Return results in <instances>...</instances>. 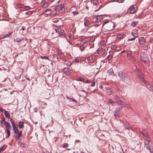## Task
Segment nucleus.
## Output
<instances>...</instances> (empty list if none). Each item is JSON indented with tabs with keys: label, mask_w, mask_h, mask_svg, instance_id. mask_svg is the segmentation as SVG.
I'll return each instance as SVG.
<instances>
[{
	"label": "nucleus",
	"mask_w": 153,
	"mask_h": 153,
	"mask_svg": "<svg viewBox=\"0 0 153 153\" xmlns=\"http://www.w3.org/2000/svg\"><path fill=\"white\" fill-rule=\"evenodd\" d=\"M140 134L144 136L145 140L144 143L146 146V148L148 149L151 152V148L152 147V142L151 140V139L149 136L148 134L145 131L143 132H142L141 131H140Z\"/></svg>",
	"instance_id": "f257e3e1"
},
{
	"label": "nucleus",
	"mask_w": 153,
	"mask_h": 153,
	"mask_svg": "<svg viewBox=\"0 0 153 153\" xmlns=\"http://www.w3.org/2000/svg\"><path fill=\"white\" fill-rule=\"evenodd\" d=\"M108 23L106 25V29L108 30H113L114 27V23L113 22H109V21L107 20L102 24V26L103 27L105 24Z\"/></svg>",
	"instance_id": "f03ea898"
},
{
	"label": "nucleus",
	"mask_w": 153,
	"mask_h": 153,
	"mask_svg": "<svg viewBox=\"0 0 153 153\" xmlns=\"http://www.w3.org/2000/svg\"><path fill=\"white\" fill-rule=\"evenodd\" d=\"M118 75L122 79V80L128 84H130L129 80L127 76H126L125 73L122 71H120L118 72Z\"/></svg>",
	"instance_id": "7ed1b4c3"
},
{
	"label": "nucleus",
	"mask_w": 153,
	"mask_h": 153,
	"mask_svg": "<svg viewBox=\"0 0 153 153\" xmlns=\"http://www.w3.org/2000/svg\"><path fill=\"white\" fill-rule=\"evenodd\" d=\"M4 124L6 126L7 132V135L6 136V137L8 138L10 135V129L11 128V126L10 125V124L7 122H4Z\"/></svg>",
	"instance_id": "20e7f679"
},
{
	"label": "nucleus",
	"mask_w": 153,
	"mask_h": 153,
	"mask_svg": "<svg viewBox=\"0 0 153 153\" xmlns=\"http://www.w3.org/2000/svg\"><path fill=\"white\" fill-rule=\"evenodd\" d=\"M123 108V106L120 107L119 108H117L114 111V116L115 117V119L119 117L120 113L119 111L121 110Z\"/></svg>",
	"instance_id": "39448f33"
},
{
	"label": "nucleus",
	"mask_w": 153,
	"mask_h": 153,
	"mask_svg": "<svg viewBox=\"0 0 153 153\" xmlns=\"http://www.w3.org/2000/svg\"><path fill=\"white\" fill-rule=\"evenodd\" d=\"M64 9L65 7L64 5L62 4H60L54 7V10L57 11H59L60 10L63 11L64 10Z\"/></svg>",
	"instance_id": "423d86ee"
},
{
	"label": "nucleus",
	"mask_w": 153,
	"mask_h": 153,
	"mask_svg": "<svg viewBox=\"0 0 153 153\" xmlns=\"http://www.w3.org/2000/svg\"><path fill=\"white\" fill-rule=\"evenodd\" d=\"M10 122L12 124V127L13 128V130L14 131L15 133H16L18 131V129L17 127L15 126V123L13 121V119L12 118H10Z\"/></svg>",
	"instance_id": "0eeeda50"
},
{
	"label": "nucleus",
	"mask_w": 153,
	"mask_h": 153,
	"mask_svg": "<svg viewBox=\"0 0 153 153\" xmlns=\"http://www.w3.org/2000/svg\"><path fill=\"white\" fill-rule=\"evenodd\" d=\"M140 59L143 62L147 63L149 61V59L146 54L144 53L142 54L140 56Z\"/></svg>",
	"instance_id": "6e6552de"
},
{
	"label": "nucleus",
	"mask_w": 153,
	"mask_h": 153,
	"mask_svg": "<svg viewBox=\"0 0 153 153\" xmlns=\"http://www.w3.org/2000/svg\"><path fill=\"white\" fill-rule=\"evenodd\" d=\"M147 88L151 91H152L153 94V87L151 85L149 82H145V83Z\"/></svg>",
	"instance_id": "1a4fd4ad"
},
{
	"label": "nucleus",
	"mask_w": 153,
	"mask_h": 153,
	"mask_svg": "<svg viewBox=\"0 0 153 153\" xmlns=\"http://www.w3.org/2000/svg\"><path fill=\"white\" fill-rule=\"evenodd\" d=\"M15 134L16 135L15 136V139L16 140H19L20 137L22 136V131H19L16 133Z\"/></svg>",
	"instance_id": "9d476101"
},
{
	"label": "nucleus",
	"mask_w": 153,
	"mask_h": 153,
	"mask_svg": "<svg viewBox=\"0 0 153 153\" xmlns=\"http://www.w3.org/2000/svg\"><path fill=\"white\" fill-rule=\"evenodd\" d=\"M130 13L133 14L135 13V10L134 5L131 6L128 10Z\"/></svg>",
	"instance_id": "9b49d317"
},
{
	"label": "nucleus",
	"mask_w": 153,
	"mask_h": 153,
	"mask_svg": "<svg viewBox=\"0 0 153 153\" xmlns=\"http://www.w3.org/2000/svg\"><path fill=\"white\" fill-rule=\"evenodd\" d=\"M52 25L53 27L55 26V28L54 29L56 33H59L60 31H61V28L60 27H58L57 26H56L54 24H52Z\"/></svg>",
	"instance_id": "f8f14e48"
},
{
	"label": "nucleus",
	"mask_w": 153,
	"mask_h": 153,
	"mask_svg": "<svg viewBox=\"0 0 153 153\" xmlns=\"http://www.w3.org/2000/svg\"><path fill=\"white\" fill-rule=\"evenodd\" d=\"M139 43L141 45H143L145 43L146 40L143 37H141L138 39Z\"/></svg>",
	"instance_id": "ddd939ff"
},
{
	"label": "nucleus",
	"mask_w": 153,
	"mask_h": 153,
	"mask_svg": "<svg viewBox=\"0 0 153 153\" xmlns=\"http://www.w3.org/2000/svg\"><path fill=\"white\" fill-rule=\"evenodd\" d=\"M108 73L109 75L114 76L115 75L113 69L112 68H110L108 70Z\"/></svg>",
	"instance_id": "4468645a"
},
{
	"label": "nucleus",
	"mask_w": 153,
	"mask_h": 153,
	"mask_svg": "<svg viewBox=\"0 0 153 153\" xmlns=\"http://www.w3.org/2000/svg\"><path fill=\"white\" fill-rule=\"evenodd\" d=\"M63 71L67 74L69 75L70 74V69L68 68H64L63 69Z\"/></svg>",
	"instance_id": "2eb2a0df"
},
{
	"label": "nucleus",
	"mask_w": 153,
	"mask_h": 153,
	"mask_svg": "<svg viewBox=\"0 0 153 153\" xmlns=\"http://www.w3.org/2000/svg\"><path fill=\"white\" fill-rule=\"evenodd\" d=\"M59 36L61 37H65V34L64 33V31L63 30H61V31H60L59 33Z\"/></svg>",
	"instance_id": "dca6fc26"
},
{
	"label": "nucleus",
	"mask_w": 153,
	"mask_h": 153,
	"mask_svg": "<svg viewBox=\"0 0 153 153\" xmlns=\"http://www.w3.org/2000/svg\"><path fill=\"white\" fill-rule=\"evenodd\" d=\"M103 16L102 15H99L96 18V22H99L100 21L101 19H103Z\"/></svg>",
	"instance_id": "f3484780"
},
{
	"label": "nucleus",
	"mask_w": 153,
	"mask_h": 153,
	"mask_svg": "<svg viewBox=\"0 0 153 153\" xmlns=\"http://www.w3.org/2000/svg\"><path fill=\"white\" fill-rule=\"evenodd\" d=\"M138 77H139L140 80L144 83H145V82H146L144 79L143 77V74H141V75H140V76H139Z\"/></svg>",
	"instance_id": "a211bd4d"
},
{
	"label": "nucleus",
	"mask_w": 153,
	"mask_h": 153,
	"mask_svg": "<svg viewBox=\"0 0 153 153\" xmlns=\"http://www.w3.org/2000/svg\"><path fill=\"white\" fill-rule=\"evenodd\" d=\"M135 71L137 76H140V75H141V74H142L140 72L139 70L137 68L135 69Z\"/></svg>",
	"instance_id": "6ab92c4d"
},
{
	"label": "nucleus",
	"mask_w": 153,
	"mask_h": 153,
	"mask_svg": "<svg viewBox=\"0 0 153 153\" xmlns=\"http://www.w3.org/2000/svg\"><path fill=\"white\" fill-rule=\"evenodd\" d=\"M108 102L111 104L113 106H115L116 105L115 102L111 99H109L108 100Z\"/></svg>",
	"instance_id": "aec40b11"
},
{
	"label": "nucleus",
	"mask_w": 153,
	"mask_h": 153,
	"mask_svg": "<svg viewBox=\"0 0 153 153\" xmlns=\"http://www.w3.org/2000/svg\"><path fill=\"white\" fill-rule=\"evenodd\" d=\"M18 126L19 128L20 129L24 127V124L21 121H20L19 122Z\"/></svg>",
	"instance_id": "412c9836"
},
{
	"label": "nucleus",
	"mask_w": 153,
	"mask_h": 153,
	"mask_svg": "<svg viewBox=\"0 0 153 153\" xmlns=\"http://www.w3.org/2000/svg\"><path fill=\"white\" fill-rule=\"evenodd\" d=\"M20 7L21 8H23L25 10H28L30 9L29 7L27 6H24L23 5H20Z\"/></svg>",
	"instance_id": "4be33fe9"
},
{
	"label": "nucleus",
	"mask_w": 153,
	"mask_h": 153,
	"mask_svg": "<svg viewBox=\"0 0 153 153\" xmlns=\"http://www.w3.org/2000/svg\"><path fill=\"white\" fill-rule=\"evenodd\" d=\"M4 114L6 117L8 118H10V115L8 111L5 110L4 111Z\"/></svg>",
	"instance_id": "5701e85b"
},
{
	"label": "nucleus",
	"mask_w": 153,
	"mask_h": 153,
	"mask_svg": "<svg viewBox=\"0 0 153 153\" xmlns=\"http://www.w3.org/2000/svg\"><path fill=\"white\" fill-rule=\"evenodd\" d=\"M84 24L85 26L87 27L90 25L91 24V23L89 21L86 20L84 22Z\"/></svg>",
	"instance_id": "b1692460"
},
{
	"label": "nucleus",
	"mask_w": 153,
	"mask_h": 153,
	"mask_svg": "<svg viewBox=\"0 0 153 153\" xmlns=\"http://www.w3.org/2000/svg\"><path fill=\"white\" fill-rule=\"evenodd\" d=\"M23 39V38L22 37L20 38H17L16 39H14V41L16 42H21Z\"/></svg>",
	"instance_id": "393cba45"
},
{
	"label": "nucleus",
	"mask_w": 153,
	"mask_h": 153,
	"mask_svg": "<svg viewBox=\"0 0 153 153\" xmlns=\"http://www.w3.org/2000/svg\"><path fill=\"white\" fill-rule=\"evenodd\" d=\"M18 143L19 145L22 148H24L25 147V143H24L20 141Z\"/></svg>",
	"instance_id": "a878e982"
},
{
	"label": "nucleus",
	"mask_w": 153,
	"mask_h": 153,
	"mask_svg": "<svg viewBox=\"0 0 153 153\" xmlns=\"http://www.w3.org/2000/svg\"><path fill=\"white\" fill-rule=\"evenodd\" d=\"M91 59L89 57H87V58H86L85 59V62H86V63H89L91 62Z\"/></svg>",
	"instance_id": "bb28decb"
},
{
	"label": "nucleus",
	"mask_w": 153,
	"mask_h": 153,
	"mask_svg": "<svg viewBox=\"0 0 153 153\" xmlns=\"http://www.w3.org/2000/svg\"><path fill=\"white\" fill-rule=\"evenodd\" d=\"M66 98L69 100H72V101L74 102L75 103H77V101L74 98L72 97V98H70L69 97H68V96H66Z\"/></svg>",
	"instance_id": "cd10ccee"
},
{
	"label": "nucleus",
	"mask_w": 153,
	"mask_h": 153,
	"mask_svg": "<svg viewBox=\"0 0 153 153\" xmlns=\"http://www.w3.org/2000/svg\"><path fill=\"white\" fill-rule=\"evenodd\" d=\"M102 49V47H100L97 50V52L98 53H100L101 52V51Z\"/></svg>",
	"instance_id": "c85d7f7f"
},
{
	"label": "nucleus",
	"mask_w": 153,
	"mask_h": 153,
	"mask_svg": "<svg viewBox=\"0 0 153 153\" xmlns=\"http://www.w3.org/2000/svg\"><path fill=\"white\" fill-rule=\"evenodd\" d=\"M116 102L119 105H123V102L120 100V99L117 101Z\"/></svg>",
	"instance_id": "c756f323"
},
{
	"label": "nucleus",
	"mask_w": 153,
	"mask_h": 153,
	"mask_svg": "<svg viewBox=\"0 0 153 153\" xmlns=\"http://www.w3.org/2000/svg\"><path fill=\"white\" fill-rule=\"evenodd\" d=\"M132 51H126V54L127 55V56L128 57L132 55L131 53H132Z\"/></svg>",
	"instance_id": "7c9ffc66"
},
{
	"label": "nucleus",
	"mask_w": 153,
	"mask_h": 153,
	"mask_svg": "<svg viewBox=\"0 0 153 153\" xmlns=\"http://www.w3.org/2000/svg\"><path fill=\"white\" fill-rule=\"evenodd\" d=\"M45 11L47 15H49L51 13V10L50 9H48Z\"/></svg>",
	"instance_id": "2f4dec72"
},
{
	"label": "nucleus",
	"mask_w": 153,
	"mask_h": 153,
	"mask_svg": "<svg viewBox=\"0 0 153 153\" xmlns=\"http://www.w3.org/2000/svg\"><path fill=\"white\" fill-rule=\"evenodd\" d=\"M128 58H129L130 59L133 61L135 62V59L134 58V56L132 55L129 57Z\"/></svg>",
	"instance_id": "473e14b6"
},
{
	"label": "nucleus",
	"mask_w": 153,
	"mask_h": 153,
	"mask_svg": "<svg viewBox=\"0 0 153 153\" xmlns=\"http://www.w3.org/2000/svg\"><path fill=\"white\" fill-rule=\"evenodd\" d=\"M68 147V144L67 143H64L62 147L66 149Z\"/></svg>",
	"instance_id": "72a5a7b5"
},
{
	"label": "nucleus",
	"mask_w": 153,
	"mask_h": 153,
	"mask_svg": "<svg viewBox=\"0 0 153 153\" xmlns=\"http://www.w3.org/2000/svg\"><path fill=\"white\" fill-rule=\"evenodd\" d=\"M40 57L42 59H48V56H40Z\"/></svg>",
	"instance_id": "f704fd0d"
},
{
	"label": "nucleus",
	"mask_w": 153,
	"mask_h": 153,
	"mask_svg": "<svg viewBox=\"0 0 153 153\" xmlns=\"http://www.w3.org/2000/svg\"><path fill=\"white\" fill-rule=\"evenodd\" d=\"M94 5H96L98 3V0H92Z\"/></svg>",
	"instance_id": "c9c22d12"
},
{
	"label": "nucleus",
	"mask_w": 153,
	"mask_h": 153,
	"mask_svg": "<svg viewBox=\"0 0 153 153\" xmlns=\"http://www.w3.org/2000/svg\"><path fill=\"white\" fill-rule=\"evenodd\" d=\"M114 99L116 102L120 99V97L118 96H117V95H115L114 96Z\"/></svg>",
	"instance_id": "e433bc0d"
},
{
	"label": "nucleus",
	"mask_w": 153,
	"mask_h": 153,
	"mask_svg": "<svg viewBox=\"0 0 153 153\" xmlns=\"http://www.w3.org/2000/svg\"><path fill=\"white\" fill-rule=\"evenodd\" d=\"M137 24V22H133L131 24V25L133 27H135Z\"/></svg>",
	"instance_id": "4c0bfd02"
},
{
	"label": "nucleus",
	"mask_w": 153,
	"mask_h": 153,
	"mask_svg": "<svg viewBox=\"0 0 153 153\" xmlns=\"http://www.w3.org/2000/svg\"><path fill=\"white\" fill-rule=\"evenodd\" d=\"M73 15L74 16H75L78 14H79V12H78V11H73L72 12Z\"/></svg>",
	"instance_id": "58836bf2"
},
{
	"label": "nucleus",
	"mask_w": 153,
	"mask_h": 153,
	"mask_svg": "<svg viewBox=\"0 0 153 153\" xmlns=\"http://www.w3.org/2000/svg\"><path fill=\"white\" fill-rule=\"evenodd\" d=\"M112 58V56H111V55H109L107 57V60L109 61H110L111 59Z\"/></svg>",
	"instance_id": "ea45409f"
},
{
	"label": "nucleus",
	"mask_w": 153,
	"mask_h": 153,
	"mask_svg": "<svg viewBox=\"0 0 153 153\" xmlns=\"http://www.w3.org/2000/svg\"><path fill=\"white\" fill-rule=\"evenodd\" d=\"M132 36H134V37L133 38H131V39H128V41H132L133 40H134L135 38H136V37L135 36H134L133 34H132Z\"/></svg>",
	"instance_id": "a19ab883"
},
{
	"label": "nucleus",
	"mask_w": 153,
	"mask_h": 153,
	"mask_svg": "<svg viewBox=\"0 0 153 153\" xmlns=\"http://www.w3.org/2000/svg\"><path fill=\"white\" fill-rule=\"evenodd\" d=\"M32 13H33V12L32 11H28V12H27L26 13H25V14L26 15L29 16V15H31L32 14Z\"/></svg>",
	"instance_id": "79ce46f5"
},
{
	"label": "nucleus",
	"mask_w": 153,
	"mask_h": 153,
	"mask_svg": "<svg viewBox=\"0 0 153 153\" xmlns=\"http://www.w3.org/2000/svg\"><path fill=\"white\" fill-rule=\"evenodd\" d=\"M149 42L150 43H153V38H150L149 39Z\"/></svg>",
	"instance_id": "37998d69"
},
{
	"label": "nucleus",
	"mask_w": 153,
	"mask_h": 153,
	"mask_svg": "<svg viewBox=\"0 0 153 153\" xmlns=\"http://www.w3.org/2000/svg\"><path fill=\"white\" fill-rule=\"evenodd\" d=\"M85 47L83 46L82 45H81L79 46V49L80 50L82 51L83 49H84Z\"/></svg>",
	"instance_id": "c03bdc74"
},
{
	"label": "nucleus",
	"mask_w": 153,
	"mask_h": 153,
	"mask_svg": "<svg viewBox=\"0 0 153 153\" xmlns=\"http://www.w3.org/2000/svg\"><path fill=\"white\" fill-rule=\"evenodd\" d=\"M126 129L128 130H129L131 129L130 127L128 124H126Z\"/></svg>",
	"instance_id": "a18cd8bd"
},
{
	"label": "nucleus",
	"mask_w": 153,
	"mask_h": 153,
	"mask_svg": "<svg viewBox=\"0 0 153 153\" xmlns=\"http://www.w3.org/2000/svg\"><path fill=\"white\" fill-rule=\"evenodd\" d=\"M116 48H117V46L115 45H114L112 46L111 47V49H113V50L115 49Z\"/></svg>",
	"instance_id": "49530a36"
},
{
	"label": "nucleus",
	"mask_w": 153,
	"mask_h": 153,
	"mask_svg": "<svg viewBox=\"0 0 153 153\" xmlns=\"http://www.w3.org/2000/svg\"><path fill=\"white\" fill-rule=\"evenodd\" d=\"M47 105V104L46 103H43L42 105V108H44Z\"/></svg>",
	"instance_id": "de8ad7c7"
},
{
	"label": "nucleus",
	"mask_w": 153,
	"mask_h": 153,
	"mask_svg": "<svg viewBox=\"0 0 153 153\" xmlns=\"http://www.w3.org/2000/svg\"><path fill=\"white\" fill-rule=\"evenodd\" d=\"M66 65L68 66H70L71 65V63L70 61H68L66 63Z\"/></svg>",
	"instance_id": "09e8293b"
},
{
	"label": "nucleus",
	"mask_w": 153,
	"mask_h": 153,
	"mask_svg": "<svg viewBox=\"0 0 153 153\" xmlns=\"http://www.w3.org/2000/svg\"><path fill=\"white\" fill-rule=\"evenodd\" d=\"M87 31H88V32L90 33H92L94 32V30H90V28L88 29Z\"/></svg>",
	"instance_id": "8fccbe9b"
},
{
	"label": "nucleus",
	"mask_w": 153,
	"mask_h": 153,
	"mask_svg": "<svg viewBox=\"0 0 153 153\" xmlns=\"http://www.w3.org/2000/svg\"><path fill=\"white\" fill-rule=\"evenodd\" d=\"M12 32H10L8 34H6L5 36H6V37H8L9 36H10L12 34Z\"/></svg>",
	"instance_id": "3c124183"
},
{
	"label": "nucleus",
	"mask_w": 153,
	"mask_h": 153,
	"mask_svg": "<svg viewBox=\"0 0 153 153\" xmlns=\"http://www.w3.org/2000/svg\"><path fill=\"white\" fill-rule=\"evenodd\" d=\"M12 32H10L8 34H6L5 36H6V37H8L9 36H10L12 34Z\"/></svg>",
	"instance_id": "603ef678"
},
{
	"label": "nucleus",
	"mask_w": 153,
	"mask_h": 153,
	"mask_svg": "<svg viewBox=\"0 0 153 153\" xmlns=\"http://www.w3.org/2000/svg\"><path fill=\"white\" fill-rule=\"evenodd\" d=\"M123 36V35L121 34H119L117 35V37L119 38H121Z\"/></svg>",
	"instance_id": "864d4df0"
},
{
	"label": "nucleus",
	"mask_w": 153,
	"mask_h": 153,
	"mask_svg": "<svg viewBox=\"0 0 153 153\" xmlns=\"http://www.w3.org/2000/svg\"><path fill=\"white\" fill-rule=\"evenodd\" d=\"M4 146H1L0 147V152L4 151Z\"/></svg>",
	"instance_id": "5fc2aeb1"
},
{
	"label": "nucleus",
	"mask_w": 153,
	"mask_h": 153,
	"mask_svg": "<svg viewBox=\"0 0 153 153\" xmlns=\"http://www.w3.org/2000/svg\"><path fill=\"white\" fill-rule=\"evenodd\" d=\"M95 85V82L94 81H93L92 83V84L91 85V86H94Z\"/></svg>",
	"instance_id": "6e6d98bb"
},
{
	"label": "nucleus",
	"mask_w": 153,
	"mask_h": 153,
	"mask_svg": "<svg viewBox=\"0 0 153 153\" xmlns=\"http://www.w3.org/2000/svg\"><path fill=\"white\" fill-rule=\"evenodd\" d=\"M33 109H34V111L35 112H36L38 111V108L37 107L34 108Z\"/></svg>",
	"instance_id": "4d7b16f0"
},
{
	"label": "nucleus",
	"mask_w": 153,
	"mask_h": 153,
	"mask_svg": "<svg viewBox=\"0 0 153 153\" xmlns=\"http://www.w3.org/2000/svg\"><path fill=\"white\" fill-rule=\"evenodd\" d=\"M107 93L109 95H110L112 93V91H111L109 90L107 91Z\"/></svg>",
	"instance_id": "13d9d810"
},
{
	"label": "nucleus",
	"mask_w": 153,
	"mask_h": 153,
	"mask_svg": "<svg viewBox=\"0 0 153 153\" xmlns=\"http://www.w3.org/2000/svg\"><path fill=\"white\" fill-rule=\"evenodd\" d=\"M4 111L3 109V108L1 106H0V111L1 112H3Z\"/></svg>",
	"instance_id": "bf43d9fd"
},
{
	"label": "nucleus",
	"mask_w": 153,
	"mask_h": 153,
	"mask_svg": "<svg viewBox=\"0 0 153 153\" xmlns=\"http://www.w3.org/2000/svg\"><path fill=\"white\" fill-rule=\"evenodd\" d=\"M4 122L2 120L1 121V124L2 126H4Z\"/></svg>",
	"instance_id": "052dcab7"
},
{
	"label": "nucleus",
	"mask_w": 153,
	"mask_h": 153,
	"mask_svg": "<svg viewBox=\"0 0 153 153\" xmlns=\"http://www.w3.org/2000/svg\"><path fill=\"white\" fill-rule=\"evenodd\" d=\"M58 53L59 55H61L62 54V53L61 51H60L59 50H58Z\"/></svg>",
	"instance_id": "680f3d73"
},
{
	"label": "nucleus",
	"mask_w": 153,
	"mask_h": 153,
	"mask_svg": "<svg viewBox=\"0 0 153 153\" xmlns=\"http://www.w3.org/2000/svg\"><path fill=\"white\" fill-rule=\"evenodd\" d=\"M79 60V59L78 58H76L74 60L76 62H78Z\"/></svg>",
	"instance_id": "e2e57ef3"
},
{
	"label": "nucleus",
	"mask_w": 153,
	"mask_h": 153,
	"mask_svg": "<svg viewBox=\"0 0 153 153\" xmlns=\"http://www.w3.org/2000/svg\"><path fill=\"white\" fill-rule=\"evenodd\" d=\"M79 79L80 81H83L84 79V78L82 77H80Z\"/></svg>",
	"instance_id": "0e129e2a"
},
{
	"label": "nucleus",
	"mask_w": 153,
	"mask_h": 153,
	"mask_svg": "<svg viewBox=\"0 0 153 153\" xmlns=\"http://www.w3.org/2000/svg\"><path fill=\"white\" fill-rule=\"evenodd\" d=\"M143 47L144 48V49L145 50H146L148 49V47L147 46H145Z\"/></svg>",
	"instance_id": "69168bd1"
},
{
	"label": "nucleus",
	"mask_w": 153,
	"mask_h": 153,
	"mask_svg": "<svg viewBox=\"0 0 153 153\" xmlns=\"http://www.w3.org/2000/svg\"><path fill=\"white\" fill-rule=\"evenodd\" d=\"M48 6L47 3H45L44 5V6L45 7H47Z\"/></svg>",
	"instance_id": "338daca9"
},
{
	"label": "nucleus",
	"mask_w": 153,
	"mask_h": 153,
	"mask_svg": "<svg viewBox=\"0 0 153 153\" xmlns=\"http://www.w3.org/2000/svg\"><path fill=\"white\" fill-rule=\"evenodd\" d=\"M25 30V27L24 26H23L22 27L21 30Z\"/></svg>",
	"instance_id": "774afa93"
}]
</instances>
